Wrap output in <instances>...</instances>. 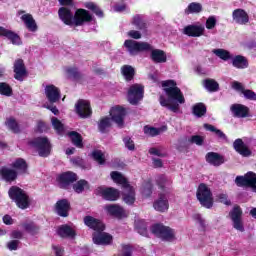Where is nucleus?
<instances>
[{
  "instance_id": "45",
  "label": "nucleus",
  "mask_w": 256,
  "mask_h": 256,
  "mask_svg": "<svg viewBox=\"0 0 256 256\" xmlns=\"http://www.w3.org/2000/svg\"><path fill=\"white\" fill-rule=\"evenodd\" d=\"M51 123L57 133H60V134L63 133L64 126H63V123H61L59 119H57L56 117H53L51 119Z\"/></svg>"
},
{
  "instance_id": "33",
  "label": "nucleus",
  "mask_w": 256,
  "mask_h": 256,
  "mask_svg": "<svg viewBox=\"0 0 256 256\" xmlns=\"http://www.w3.org/2000/svg\"><path fill=\"white\" fill-rule=\"evenodd\" d=\"M73 145H75L76 147H78L79 149H81L83 147V138L81 137V134L72 131L70 133H68Z\"/></svg>"
},
{
  "instance_id": "44",
  "label": "nucleus",
  "mask_w": 256,
  "mask_h": 256,
  "mask_svg": "<svg viewBox=\"0 0 256 256\" xmlns=\"http://www.w3.org/2000/svg\"><path fill=\"white\" fill-rule=\"evenodd\" d=\"M201 4L199 3H191L188 6V9L185 10L186 15H189L190 13H201Z\"/></svg>"
},
{
  "instance_id": "9",
  "label": "nucleus",
  "mask_w": 256,
  "mask_h": 256,
  "mask_svg": "<svg viewBox=\"0 0 256 256\" xmlns=\"http://www.w3.org/2000/svg\"><path fill=\"white\" fill-rule=\"evenodd\" d=\"M144 88L140 84H133L128 90V101L131 105H137L143 99Z\"/></svg>"
},
{
  "instance_id": "51",
  "label": "nucleus",
  "mask_w": 256,
  "mask_h": 256,
  "mask_svg": "<svg viewBox=\"0 0 256 256\" xmlns=\"http://www.w3.org/2000/svg\"><path fill=\"white\" fill-rule=\"evenodd\" d=\"M133 25H135L138 29H144L145 22H143V18L141 16H135L132 20Z\"/></svg>"
},
{
  "instance_id": "62",
  "label": "nucleus",
  "mask_w": 256,
  "mask_h": 256,
  "mask_svg": "<svg viewBox=\"0 0 256 256\" xmlns=\"http://www.w3.org/2000/svg\"><path fill=\"white\" fill-rule=\"evenodd\" d=\"M120 256H131V247L130 246H123L122 252Z\"/></svg>"
},
{
  "instance_id": "63",
  "label": "nucleus",
  "mask_w": 256,
  "mask_h": 256,
  "mask_svg": "<svg viewBox=\"0 0 256 256\" xmlns=\"http://www.w3.org/2000/svg\"><path fill=\"white\" fill-rule=\"evenodd\" d=\"M52 249L56 256H63V248L61 246L53 245Z\"/></svg>"
},
{
  "instance_id": "48",
  "label": "nucleus",
  "mask_w": 256,
  "mask_h": 256,
  "mask_svg": "<svg viewBox=\"0 0 256 256\" xmlns=\"http://www.w3.org/2000/svg\"><path fill=\"white\" fill-rule=\"evenodd\" d=\"M144 133L145 135H149L150 137H155L156 135H159V133H161V129L145 126Z\"/></svg>"
},
{
  "instance_id": "17",
  "label": "nucleus",
  "mask_w": 256,
  "mask_h": 256,
  "mask_svg": "<svg viewBox=\"0 0 256 256\" xmlns=\"http://www.w3.org/2000/svg\"><path fill=\"white\" fill-rule=\"evenodd\" d=\"M183 33L188 37H201L205 33V27L203 25H188L184 27Z\"/></svg>"
},
{
  "instance_id": "18",
  "label": "nucleus",
  "mask_w": 256,
  "mask_h": 256,
  "mask_svg": "<svg viewBox=\"0 0 256 256\" xmlns=\"http://www.w3.org/2000/svg\"><path fill=\"white\" fill-rule=\"evenodd\" d=\"M153 208L155 211H159L160 213H165V211L169 210V200L167 196L164 194H160L158 199H156L153 203Z\"/></svg>"
},
{
  "instance_id": "11",
  "label": "nucleus",
  "mask_w": 256,
  "mask_h": 256,
  "mask_svg": "<svg viewBox=\"0 0 256 256\" xmlns=\"http://www.w3.org/2000/svg\"><path fill=\"white\" fill-rule=\"evenodd\" d=\"M235 183L238 187H251L252 189H256V174L248 172L245 176H237Z\"/></svg>"
},
{
  "instance_id": "49",
  "label": "nucleus",
  "mask_w": 256,
  "mask_h": 256,
  "mask_svg": "<svg viewBox=\"0 0 256 256\" xmlns=\"http://www.w3.org/2000/svg\"><path fill=\"white\" fill-rule=\"evenodd\" d=\"M7 127H9V129H11V131H13L14 133H19V125L17 124V122L15 121V119L13 118H9L6 122Z\"/></svg>"
},
{
  "instance_id": "35",
  "label": "nucleus",
  "mask_w": 256,
  "mask_h": 256,
  "mask_svg": "<svg viewBox=\"0 0 256 256\" xmlns=\"http://www.w3.org/2000/svg\"><path fill=\"white\" fill-rule=\"evenodd\" d=\"M204 87L210 92L219 91V83L213 79L204 80Z\"/></svg>"
},
{
  "instance_id": "36",
  "label": "nucleus",
  "mask_w": 256,
  "mask_h": 256,
  "mask_svg": "<svg viewBox=\"0 0 256 256\" xmlns=\"http://www.w3.org/2000/svg\"><path fill=\"white\" fill-rule=\"evenodd\" d=\"M73 189L75 193H83L85 189H89V183L85 180H80L76 184H74Z\"/></svg>"
},
{
  "instance_id": "3",
  "label": "nucleus",
  "mask_w": 256,
  "mask_h": 256,
  "mask_svg": "<svg viewBox=\"0 0 256 256\" xmlns=\"http://www.w3.org/2000/svg\"><path fill=\"white\" fill-rule=\"evenodd\" d=\"M110 177L114 183H117L123 187V201H125L127 205H133L135 203V190L133 187H131V185H129L127 178L117 171L111 172Z\"/></svg>"
},
{
  "instance_id": "6",
  "label": "nucleus",
  "mask_w": 256,
  "mask_h": 256,
  "mask_svg": "<svg viewBox=\"0 0 256 256\" xmlns=\"http://www.w3.org/2000/svg\"><path fill=\"white\" fill-rule=\"evenodd\" d=\"M196 197L206 209H211V207H213V194L211 193L209 186L200 184L197 189Z\"/></svg>"
},
{
  "instance_id": "56",
  "label": "nucleus",
  "mask_w": 256,
  "mask_h": 256,
  "mask_svg": "<svg viewBox=\"0 0 256 256\" xmlns=\"http://www.w3.org/2000/svg\"><path fill=\"white\" fill-rule=\"evenodd\" d=\"M217 201H219V203H224V205H231V201L227 200L226 194H219L217 196Z\"/></svg>"
},
{
  "instance_id": "21",
  "label": "nucleus",
  "mask_w": 256,
  "mask_h": 256,
  "mask_svg": "<svg viewBox=\"0 0 256 256\" xmlns=\"http://www.w3.org/2000/svg\"><path fill=\"white\" fill-rule=\"evenodd\" d=\"M57 181L60 187L65 188L70 183H74V181H77V174L73 172H65L58 176Z\"/></svg>"
},
{
  "instance_id": "58",
  "label": "nucleus",
  "mask_w": 256,
  "mask_h": 256,
  "mask_svg": "<svg viewBox=\"0 0 256 256\" xmlns=\"http://www.w3.org/2000/svg\"><path fill=\"white\" fill-rule=\"evenodd\" d=\"M149 154L150 155H156L157 157H164L165 154L163 152H161V150L159 148H151L149 150Z\"/></svg>"
},
{
  "instance_id": "57",
  "label": "nucleus",
  "mask_w": 256,
  "mask_h": 256,
  "mask_svg": "<svg viewBox=\"0 0 256 256\" xmlns=\"http://www.w3.org/2000/svg\"><path fill=\"white\" fill-rule=\"evenodd\" d=\"M7 247L10 251H16L17 247H19V241L12 240L8 242Z\"/></svg>"
},
{
  "instance_id": "29",
  "label": "nucleus",
  "mask_w": 256,
  "mask_h": 256,
  "mask_svg": "<svg viewBox=\"0 0 256 256\" xmlns=\"http://www.w3.org/2000/svg\"><path fill=\"white\" fill-rule=\"evenodd\" d=\"M21 20L26 25L27 29H29V31H37V23L31 14H23L21 16Z\"/></svg>"
},
{
  "instance_id": "46",
  "label": "nucleus",
  "mask_w": 256,
  "mask_h": 256,
  "mask_svg": "<svg viewBox=\"0 0 256 256\" xmlns=\"http://www.w3.org/2000/svg\"><path fill=\"white\" fill-rule=\"evenodd\" d=\"M92 157L94 161H97V163H99L100 165H103V163H105V154H103V152L99 150H95L92 153Z\"/></svg>"
},
{
  "instance_id": "7",
  "label": "nucleus",
  "mask_w": 256,
  "mask_h": 256,
  "mask_svg": "<svg viewBox=\"0 0 256 256\" xmlns=\"http://www.w3.org/2000/svg\"><path fill=\"white\" fill-rule=\"evenodd\" d=\"M124 47H126L130 55H139V53H143V51H151L152 49L151 44L147 42H137L135 40H126Z\"/></svg>"
},
{
  "instance_id": "28",
  "label": "nucleus",
  "mask_w": 256,
  "mask_h": 256,
  "mask_svg": "<svg viewBox=\"0 0 256 256\" xmlns=\"http://www.w3.org/2000/svg\"><path fill=\"white\" fill-rule=\"evenodd\" d=\"M234 149L235 151H237V153H240V155H243V157H249V155H251V151H249V148L245 146V144L243 143V140L241 139H237L234 142Z\"/></svg>"
},
{
  "instance_id": "55",
  "label": "nucleus",
  "mask_w": 256,
  "mask_h": 256,
  "mask_svg": "<svg viewBox=\"0 0 256 256\" xmlns=\"http://www.w3.org/2000/svg\"><path fill=\"white\" fill-rule=\"evenodd\" d=\"M243 95H244V97H246V99H250L252 101L256 100V94H255V92H253L251 90H244Z\"/></svg>"
},
{
  "instance_id": "23",
  "label": "nucleus",
  "mask_w": 256,
  "mask_h": 256,
  "mask_svg": "<svg viewBox=\"0 0 256 256\" xmlns=\"http://www.w3.org/2000/svg\"><path fill=\"white\" fill-rule=\"evenodd\" d=\"M233 19L235 23H238L239 25H246V23H249V15L242 9H237L233 12Z\"/></svg>"
},
{
  "instance_id": "61",
  "label": "nucleus",
  "mask_w": 256,
  "mask_h": 256,
  "mask_svg": "<svg viewBox=\"0 0 256 256\" xmlns=\"http://www.w3.org/2000/svg\"><path fill=\"white\" fill-rule=\"evenodd\" d=\"M142 195L144 197H149L151 195V184L146 185L143 189H142Z\"/></svg>"
},
{
  "instance_id": "20",
  "label": "nucleus",
  "mask_w": 256,
  "mask_h": 256,
  "mask_svg": "<svg viewBox=\"0 0 256 256\" xmlns=\"http://www.w3.org/2000/svg\"><path fill=\"white\" fill-rule=\"evenodd\" d=\"M84 223L87 227H89L90 229H93L95 233H97V231H105V224H103V222L91 216H86L84 218Z\"/></svg>"
},
{
  "instance_id": "27",
  "label": "nucleus",
  "mask_w": 256,
  "mask_h": 256,
  "mask_svg": "<svg viewBox=\"0 0 256 256\" xmlns=\"http://www.w3.org/2000/svg\"><path fill=\"white\" fill-rule=\"evenodd\" d=\"M55 209L60 217H67L69 215V202L67 200H60L56 203Z\"/></svg>"
},
{
  "instance_id": "31",
  "label": "nucleus",
  "mask_w": 256,
  "mask_h": 256,
  "mask_svg": "<svg viewBox=\"0 0 256 256\" xmlns=\"http://www.w3.org/2000/svg\"><path fill=\"white\" fill-rule=\"evenodd\" d=\"M0 175L5 181H15V179H17V172L6 167L0 169Z\"/></svg>"
},
{
  "instance_id": "14",
  "label": "nucleus",
  "mask_w": 256,
  "mask_h": 256,
  "mask_svg": "<svg viewBox=\"0 0 256 256\" xmlns=\"http://www.w3.org/2000/svg\"><path fill=\"white\" fill-rule=\"evenodd\" d=\"M76 113L79 115V117H82V119L91 116V104L89 101L79 100L76 103Z\"/></svg>"
},
{
  "instance_id": "40",
  "label": "nucleus",
  "mask_w": 256,
  "mask_h": 256,
  "mask_svg": "<svg viewBox=\"0 0 256 256\" xmlns=\"http://www.w3.org/2000/svg\"><path fill=\"white\" fill-rule=\"evenodd\" d=\"M193 113L196 117H203V115L207 113V108H205L203 103H198L193 107Z\"/></svg>"
},
{
  "instance_id": "52",
  "label": "nucleus",
  "mask_w": 256,
  "mask_h": 256,
  "mask_svg": "<svg viewBox=\"0 0 256 256\" xmlns=\"http://www.w3.org/2000/svg\"><path fill=\"white\" fill-rule=\"evenodd\" d=\"M216 25H217V19L214 16H210L206 20V29H214Z\"/></svg>"
},
{
  "instance_id": "10",
  "label": "nucleus",
  "mask_w": 256,
  "mask_h": 256,
  "mask_svg": "<svg viewBox=\"0 0 256 256\" xmlns=\"http://www.w3.org/2000/svg\"><path fill=\"white\" fill-rule=\"evenodd\" d=\"M242 217L243 210H241V207L234 206V208L230 212V218L232 219L234 229H236V231H240V233H243V231H245Z\"/></svg>"
},
{
  "instance_id": "50",
  "label": "nucleus",
  "mask_w": 256,
  "mask_h": 256,
  "mask_svg": "<svg viewBox=\"0 0 256 256\" xmlns=\"http://www.w3.org/2000/svg\"><path fill=\"white\" fill-rule=\"evenodd\" d=\"M107 127H111V119L105 117L102 120H100L99 129H100V131H105V129H107Z\"/></svg>"
},
{
  "instance_id": "41",
  "label": "nucleus",
  "mask_w": 256,
  "mask_h": 256,
  "mask_svg": "<svg viewBox=\"0 0 256 256\" xmlns=\"http://www.w3.org/2000/svg\"><path fill=\"white\" fill-rule=\"evenodd\" d=\"M24 229L29 232L30 235H37V233H39V226L35 225L33 222L24 224Z\"/></svg>"
},
{
  "instance_id": "60",
  "label": "nucleus",
  "mask_w": 256,
  "mask_h": 256,
  "mask_svg": "<svg viewBox=\"0 0 256 256\" xmlns=\"http://www.w3.org/2000/svg\"><path fill=\"white\" fill-rule=\"evenodd\" d=\"M128 37H131L132 39H141V33L136 30H132L128 32Z\"/></svg>"
},
{
  "instance_id": "15",
  "label": "nucleus",
  "mask_w": 256,
  "mask_h": 256,
  "mask_svg": "<svg viewBox=\"0 0 256 256\" xmlns=\"http://www.w3.org/2000/svg\"><path fill=\"white\" fill-rule=\"evenodd\" d=\"M113 241V236L103 231H97L93 234V242L95 245H110Z\"/></svg>"
},
{
  "instance_id": "1",
  "label": "nucleus",
  "mask_w": 256,
  "mask_h": 256,
  "mask_svg": "<svg viewBox=\"0 0 256 256\" xmlns=\"http://www.w3.org/2000/svg\"><path fill=\"white\" fill-rule=\"evenodd\" d=\"M162 87H164L168 99L160 96V105H162V107H167L170 111H173V113H177V111H179V105L185 103L183 92L177 87L175 81L172 80L162 82Z\"/></svg>"
},
{
  "instance_id": "24",
  "label": "nucleus",
  "mask_w": 256,
  "mask_h": 256,
  "mask_svg": "<svg viewBox=\"0 0 256 256\" xmlns=\"http://www.w3.org/2000/svg\"><path fill=\"white\" fill-rule=\"evenodd\" d=\"M231 111L234 117H249V108H247V106H243L241 104H234L231 106Z\"/></svg>"
},
{
  "instance_id": "4",
  "label": "nucleus",
  "mask_w": 256,
  "mask_h": 256,
  "mask_svg": "<svg viewBox=\"0 0 256 256\" xmlns=\"http://www.w3.org/2000/svg\"><path fill=\"white\" fill-rule=\"evenodd\" d=\"M151 233L162 239V241H175V230L169 226H163L162 224H154L151 229Z\"/></svg>"
},
{
  "instance_id": "59",
  "label": "nucleus",
  "mask_w": 256,
  "mask_h": 256,
  "mask_svg": "<svg viewBox=\"0 0 256 256\" xmlns=\"http://www.w3.org/2000/svg\"><path fill=\"white\" fill-rule=\"evenodd\" d=\"M67 74L70 77H73L74 79H77V77H79V72L77 71L76 68H68L67 69Z\"/></svg>"
},
{
  "instance_id": "64",
  "label": "nucleus",
  "mask_w": 256,
  "mask_h": 256,
  "mask_svg": "<svg viewBox=\"0 0 256 256\" xmlns=\"http://www.w3.org/2000/svg\"><path fill=\"white\" fill-rule=\"evenodd\" d=\"M3 222L5 223V225H13V218H11V216L9 215H5L3 217Z\"/></svg>"
},
{
  "instance_id": "19",
  "label": "nucleus",
  "mask_w": 256,
  "mask_h": 256,
  "mask_svg": "<svg viewBox=\"0 0 256 256\" xmlns=\"http://www.w3.org/2000/svg\"><path fill=\"white\" fill-rule=\"evenodd\" d=\"M45 94L50 103H57V101L61 99V92L59 91V88L55 87L54 85L46 86Z\"/></svg>"
},
{
  "instance_id": "37",
  "label": "nucleus",
  "mask_w": 256,
  "mask_h": 256,
  "mask_svg": "<svg viewBox=\"0 0 256 256\" xmlns=\"http://www.w3.org/2000/svg\"><path fill=\"white\" fill-rule=\"evenodd\" d=\"M13 167L18 173H25L27 170V163L23 159H18L14 162Z\"/></svg>"
},
{
  "instance_id": "32",
  "label": "nucleus",
  "mask_w": 256,
  "mask_h": 256,
  "mask_svg": "<svg viewBox=\"0 0 256 256\" xmlns=\"http://www.w3.org/2000/svg\"><path fill=\"white\" fill-rule=\"evenodd\" d=\"M58 235H60V237L73 238L75 236V230L70 226L62 225L58 228Z\"/></svg>"
},
{
  "instance_id": "13",
  "label": "nucleus",
  "mask_w": 256,
  "mask_h": 256,
  "mask_svg": "<svg viewBox=\"0 0 256 256\" xmlns=\"http://www.w3.org/2000/svg\"><path fill=\"white\" fill-rule=\"evenodd\" d=\"M110 115L112 117V121H114L118 127H122L125 115H127V110H125L123 106H115L110 110Z\"/></svg>"
},
{
  "instance_id": "30",
  "label": "nucleus",
  "mask_w": 256,
  "mask_h": 256,
  "mask_svg": "<svg viewBox=\"0 0 256 256\" xmlns=\"http://www.w3.org/2000/svg\"><path fill=\"white\" fill-rule=\"evenodd\" d=\"M151 59L154 63H165L167 61V55L163 50L155 49L151 51Z\"/></svg>"
},
{
  "instance_id": "5",
  "label": "nucleus",
  "mask_w": 256,
  "mask_h": 256,
  "mask_svg": "<svg viewBox=\"0 0 256 256\" xmlns=\"http://www.w3.org/2000/svg\"><path fill=\"white\" fill-rule=\"evenodd\" d=\"M9 197L15 201L20 209H27L29 207V196L21 188L13 186L9 190Z\"/></svg>"
},
{
  "instance_id": "8",
  "label": "nucleus",
  "mask_w": 256,
  "mask_h": 256,
  "mask_svg": "<svg viewBox=\"0 0 256 256\" xmlns=\"http://www.w3.org/2000/svg\"><path fill=\"white\" fill-rule=\"evenodd\" d=\"M32 147L37 149L40 157H48L51 154V143L47 137H39L30 142Z\"/></svg>"
},
{
  "instance_id": "39",
  "label": "nucleus",
  "mask_w": 256,
  "mask_h": 256,
  "mask_svg": "<svg viewBox=\"0 0 256 256\" xmlns=\"http://www.w3.org/2000/svg\"><path fill=\"white\" fill-rule=\"evenodd\" d=\"M212 53L222 59L223 61H227V59H231V54H229V51L223 50V49H214L212 50Z\"/></svg>"
},
{
  "instance_id": "25",
  "label": "nucleus",
  "mask_w": 256,
  "mask_h": 256,
  "mask_svg": "<svg viewBox=\"0 0 256 256\" xmlns=\"http://www.w3.org/2000/svg\"><path fill=\"white\" fill-rule=\"evenodd\" d=\"M206 161L215 167H219V165H223V163H225L223 157L215 152H209L206 154Z\"/></svg>"
},
{
  "instance_id": "34",
  "label": "nucleus",
  "mask_w": 256,
  "mask_h": 256,
  "mask_svg": "<svg viewBox=\"0 0 256 256\" xmlns=\"http://www.w3.org/2000/svg\"><path fill=\"white\" fill-rule=\"evenodd\" d=\"M248 65L249 64L247 63V59H245L243 56H236L233 59V66L237 69H245Z\"/></svg>"
},
{
  "instance_id": "42",
  "label": "nucleus",
  "mask_w": 256,
  "mask_h": 256,
  "mask_svg": "<svg viewBox=\"0 0 256 256\" xmlns=\"http://www.w3.org/2000/svg\"><path fill=\"white\" fill-rule=\"evenodd\" d=\"M86 9H90L97 15L98 17H103V11L95 5L93 2H88L85 4Z\"/></svg>"
},
{
  "instance_id": "2",
  "label": "nucleus",
  "mask_w": 256,
  "mask_h": 256,
  "mask_svg": "<svg viewBox=\"0 0 256 256\" xmlns=\"http://www.w3.org/2000/svg\"><path fill=\"white\" fill-rule=\"evenodd\" d=\"M59 17L65 25H82L84 23H88L91 21L92 16L89 14V12L85 9H78L74 15L71 13V10L67 9L66 7H62L58 11Z\"/></svg>"
},
{
  "instance_id": "16",
  "label": "nucleus",
  "mask_w": 256,
  "mask_h": 256,
  "mask_svg": "<svg viewBox=\"0 0 256 256\" xmlns=\"http://www.w3.org/2000/svg\"><path fill=\"white\" fill-rule=\"evenodd\" d=\"M104 210L108 215H112L113 217H117L118 219H123V217H127V212L124 211L121 206L117 204H109L104 206Z\"/></svg>"
},
{
  "instance_id": "22",
  "label": "nucleus",
  "mask_w": 256,
  "mask_h": 256,
  "mask_svg": "<svg viewBox=\"0 0 256 256\" xmlns=\"http://www.w3.org/2000/svg\"><path fill=\"white\" fill-rule=\"evenodd\" d=\"M0 37H7L13 45H21V38L11 30H7L0 26Z\"/></svg>"
},
{
  "instance_id": "26",
  "label": "nucleus",
  "mask_w": 256,
  "mask_h": 256,
  "mask_svg": "<svg viewBox=\"0 0 256 256\" xmlns=\"http://www.w3.org/2000/svg\"><path fill=\"white\" fill-rule=\"evenodd\" d=\"M14 73H15V79L18 81H23V77H25V65L23 64V60L19 59L16 60L14 63Z\"/></svg>"
},
{
  "instance_id": "43",
  "label": "nucleus",
  "mask_w": 256,
  "mask_h": 256,
  "mask_svg": "<svg viewBox=\"0 0 256 256\" xmlns=\"http://www.w3.org/2000/svg\"><path fill=\"white\" fill-rule=\"evenodd\" d=\"M13 90L11 89V86L9 84L2 82L0 83V94L6 95V97H10L12 95Z\"/></svg>"
},
{
  "instance_id": "38",
  "label": "nucleus",
  "mask_w": 256,
  "mask_h": 256,
  "mask_svg": "<svg viewBox=\"0 0 256 256\" xmlns=\"http://www.w3.org/2000/svg\"><path fill=\"white\" fill-rule=\"evenodd\" d=\"M122 74L127 81H131L133 79V75H135V69L131 66H123Z\"/></svg>"
},
{
  "instance_id": "12",
  "label": "nucleus",
  "mask_w": 256,
  "mask_h": 256,
  "mask_svg": "<svg viewBox=\"0 0 256 256\" xmlns=\"http://www.w3.org/2000/svg\"><path fill=\"white\" fill-rule=\"evenodd\" d=\"M97 195L106 199V201H117L119 199V192L115 188H105L103 186L96 189Z\"/></svg>"
},
{
  "instance_id": "47",
  "label": "nucleus",
  "mask_w": 256,
  "mask_h": 256,
  "mask_svg": "<svg viewBox=\"0 0 256 256\" xmlns=\"http://www.w3.org/2000/svg\"><path fill=\"white\" fill-rule=\"evenodd\" d=\"M136 229H137L138 233H140V235L147 237V226L145 225L144 221L136 222Z\"/></svg>"
},
{
  "instance_id": "54",
  "label": "nucleus",
  "mask_w": 256,
  "mask_h": 256,
  "mask_svg": "<svg viewBox=\"0 0 256 256\" xmlns=\"http://www.w3.org/2000/svg\"><path fill=\"white\" fill-rule=\"evenodd\" d=\"M124 144L129 151H133L135 149V143L129 137L124 138Z\"/></svg>"
},
{
  "instance_id": "53",
  "label": "nucleus",
  "mask_w": 256,
  "mask_h": 256,
  "mask_svg": "<svg viewBox=\"0 0 256 256\" xmlns=\"http://www.w3.org/2000/svg\"><path fill=\"white\" fill-rule=\"evenodd\" d=\"M203 141H205V138L199 135H195L190 138V143H194L195 145H203Z\"/></svg>"
}]
</instances>
